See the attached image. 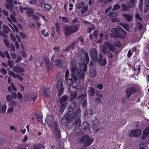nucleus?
I'll list each match as a JSON object with an SVG mask.
<instances>
[{"label": "nucleus", "instance_id": "obj_1", "mask_svg": "<svg viewBox=\"0 0 149 149\" xmlns=\"http://www.w3.org/2000/svg\"><path fill=\"white\" fill-rule=\"evenodd\" d=\"M71 72L72 74L71 78H65L64 83L66 86H69L71 85L73 82L72 78H73L74 81L77 80L78 79H81V83H83L84 80V78L85 75L83 72V70L79 69L77 67L73 66L71 68Z\"/></svg>", "mask_w": 149, "mask_h": 149}, {"label": "nucleus", "instance_id": "obj_2", "mask_svg": "<svg viewBox=\"0 0 149 149\" xmlns=\"http://www.w3.org/2000/svg\"><path fill=\"white\" fill-rule=\"evenodd\" d=\"M89 54L91 59L94 62H98L102 66L105 65L107 63V60L105 58L103 60L102 54L99 53L98 54L97 52L94 48H92L90 49Z\"/></svg>", "mask_w": 149, "mask_h": 149}, {"label": "nucleus", "instance_id": "obj_3", "mask_svg": "<svg viewBox=\"0 0 149 149\" xmlns=\"http://www.w3.org/2000/svg\"><path fill=\"white\" fill-rule=\"evenodd\" d=\"M84 48L81 49V52L84 54L86 63H85L84 59L83 58H81L79 62L78 65L81 69L83 70V71L86 72L87 69V64L89 62V58L88 53L86 52H84Z\"/></svg>", "mask_w": 149, "mask_h": 149}, {"label": "nucleus", "instance_id": "obj_4", "mask_svg": "<svg viewBox=\"0 0 149 149\" xmlns=\"http://www.w3.org/2000/svg\"><path fill=\"white\" fill-rule=\"evenodd\" d=\"M113 35V37L124 40L127 35V32L121 27L118 28H113L111 30Z\"/></svg>", "mask_w": 149, "mask_h": 149}, {"label": "nucleus", "instance_id": "obj_5", "mask_svg": "<svg viewBox=\"0 0 149 149\" xmlns=\"http://www.w3.org/2000/svg\"><path fill=\"white\" fill-rule=\"evenodd\" d=\"M78 112L75 111L70 113H66L62 117L61 122L65 125H67L71 120L77 116Z\"/></svg>", "mask_w": 149, "mask_h": 149}, {"label": "nucleus", "instance_id": "obj_6", "mask_svg": "<svg viewBox=\"0 0 149 149\" xmlns=\"http://www.w3.org/2000/svg\"><path fill=\"white\" fill-rule=\"evenodd\" d=\"M79 27L77 25L67 26L64 29V35L65 37H68L71 34L77 32Z\"/></svg>", "mask_w": 149, "mask_h": 149}, {"label": "nucleus", "instance_id": "obj_7", "mask_svg": "<svg viewBox=\"0 0 149 149\" xmlns=\"http://www.w3.org/2000/svg\"><path fill=\"white\" fill-rule=\"evenodd\" d=\"M78 141L80 143H84L85 147L90 146L93 141V139L91 138L87 135L80 137L78 139Z\"/></svg>", "mask_w": 149, "mask_h": 149}, {"label": "nucleus", "instance_id": "obj_8", "mask_svg": "<svg viewBox=\"0 0 149 149\" xmlns=\"http://www.w3.org/2000/svg\"><path fill=\"white\" fill-rule=\"evenodd\" d=\"M83 90H84V88L83 85L81 86L80 84H79L77 81L74 82L68 88V91L71 93H74L78 91L81 92Z\"/></svg>", "mask_w": 149, "mask_h": 149}, {"label": "nucleus", "instance_id": "obj_9", "mask_svg": "<svg viewBox=\"0 0 149 149\" xmlns=\"http://www.w3.org/2000/svg\"><path fill=\"white\" fill-rule=\"evenodd\" d=\"M54 118L51 115H47L46 117V119H45L46 123H47L48 126L50 128H52L54 125V128L59 127L58 123L56 122H54Z\"/></svg>", "mask_w": 149, "mask_h": 149}, {"label": "nucleus", "instance_id": "obj_10", "mask_svg": "<svg viewBox=\"0 0 149 149\" xmlns=\"http://www.w3.org/2000/svg\"><path fill=\"white\" fill-rule=\"evenodd\" d=\"M56 87L57 89L58 90L57 93V96L58 97H60L63 94L64 90V87L63 86V80L60 79L58 81Z\"/></svg>", "mask_w": 149, "mask_h": 149}, {"label": "nucleus", "instance_id": "obj_11", "mask_svg": "<svg viewBox=\"0 0 149 149\" xmlns=\"http://www.w3.org/2000/svg\"><path fill=\"white\" fill-rule=\"evenodd\" d=\"M138 89L135 87H129L127 88L125 90L126 96L128 99L132 95L138 92Z\"/></svg>", "mask_w": 149, "mask_h": 149}, {"label": "nucleus", "instance_id": "obj_12", "mask_svg": "<svg viewBox=\"0 0 149 149\" xmlns=\"http://www.w3.org/2000/svg\"><path fill=\"white\" fill-rule=\"evenodd\" d=\"M81 116L79 115V112L77 113V116L75 117V118L74 120H76V121L72 125V128L74 131L77 130L79 127L81 123L80 118Z\"/></svg>", "mask_w": 149, "mask_h": 149}, {"label": "nucleus", "instance_id": "obj_13", "mask_svg": "<svg viewBox=\"0 0 149 149\" xmlns=\"http://www.w3.org/2000/svg\"><path fill=\"white\" fill-rule=\"evenodd\" d=\"M86 93H85L79 95L77 97V99H81L80 101V103L82 105V107L84 109L86 108L87 105L86 99Z\"/></svg>", "mask_w": 149, "mask_h": 149}, {"label": "nucleus", "instance_id": "obj_14", "mask_svg": "<svg viewBox=\"0 0 149 149\" xmlns=\"http://www.w3.org/2000/svg\"><path fill=\"white\" fill-rule=\"evenodd\" d=\"M135 0H130V1L127 3V5L124 4H122L121 6V9H128L133 7L135 4Z\"/></svg>", "mask_w": 149, "mask_h": 149}, {"label": "nucleus", "instance_id": "obj_15", "mask_svg": "<svg viewBox=\"0 0 149 149\" xmlns=\"http://www.w3.org/2000/svg\"><path fill=\"white\" fill-rule=\"evenodd\" d=\"M141 134V130L137 129L134 130H132L130 134V136L131 137H139Z\"/></svg>", "mask_w": 149, "mask_h": 149}, {"label": "nucleus", "instance_id": "obj_16", "mask_svg": "<svg viewBox=\"0 0 149 149\" xmlns=\"http://www.w3.org/2000/svg\"><path fill=\"white\" fill-rule=\"evenodd\" d=\"M42 93L43 95L46 97H49L51 95V91H49V89L45 88L44 86H42Z\"/></svg>", "mask_w": 149, "mask_h": 149}, {"label": "nucleus", "instance_id": "obj_17", "mask_svg": "<svg viewBox=\"0 0 149 149\" xmlns=\"http://www.w3.org/2000/svg\"><path fill=\"white\" fill-rule=\"evenodd\" d=\"M77 100H74L73 102H70L69 105L68 106V111L72 112L74 110L77 106Z\"/></svg>", "mask_w": 149, "mask_h": 149}, {"label": "nucleus", "instance_id": "obj_18", "mask_svg": "<svg viewBox=\"0 0 149 149\" xmlns=\"http://www.w3.org/2000/svg\"><path fill=\"white\" fill-rule=\"evenodd\" d=\"M64 60L63 59L57 58L53 61V65L60 68L62 66Z\"/></svg>", "mask_w": 149, "mask_h": 149}, {"label": "nucleus", "instance_id": "obj_19", "mask_svg": "<svg viewBox=\"0 0 149 149\" xmlns=\"http://www.w3.org/2000/svg\"><path fill=\"white\" fill-rule=\"evenodd\" d=\"M143 1L144 2V6L146 7L145 9H148L149 8V0H140L139 4L140 9H141L142 8V4Z\"/></svg>", "mask_w": 149, "mask_h": 149}, {"label": "nucleus", "instance_id": "obj_20", "mask_svg": "<svg viewBox=\"0 0 149 149\" xmlns=\"http://www.w3.org/2000/svg\"><path fill=\"white\" fill-rule=\"evenodd\" d=\"M7 3H6L5 6L8 9H13L15 7L13 6L14 4L13 3V0H6Z\"/></svg>", "mask_w": 149, "mask_h": 149}, {"label": "nucleus", "instance_id": "obj_21", "mask_svg": "<svg viewBox=\"0 0 149 149\" xmlns=\"http://www.w3.org/2000/svg\"><path fill=\"white\" fill-rule=\"evenodd\" d=\"M149 136V128L146 127L144 130L141 139L144 140Z\"/></svg>", "mask_w": 149, "mask_h": 149}, {"label": "nucleus", "instance_id": "obj_22", "mask_svg": "<svg viewBox=\"0 0 149 149\" xmlns=\"http://www.w3.org/2000/svg\"><path fill=\"white\" fill-rule=\"evenodd\" d=\"M68 99V97L66 95H63L59 100L60 104L65 103Z\"/></svg>", "mask_w": 149, "mask_h": 149}, {"label": "nucleus", "instance_id": "obj_23", "mask_svg": "<svg viewBox=\"0 0 149 149\" xmlns=\"http://www.w3.org/2000/svg\"><path fill=\"white\" fill-rule=\"evenodd\" d=\"M46 69L47 70H49L53 68L52 63L49 60L45 62Z\"/></svg>", "mask_w": 149, "mask_h": 149}, {"label": "nucleus", "instance_id": "obj_24", "mask_svg": "<svg viewBox=\"0 0 149 149\" xmlns=\"http://www.w3.org/2000/svg\"><path fill=\"white\" fill-rule=\"evenodd\" d=\"M76 43V41H75L72 42L65 49L64 51L65 52H68L72 49L75 45Z\"/></svg>", "mask_w": 149, "mask_h": 149}, {"label": "nucleus", "instance_id": "obj_25", "mask_svg": "<svg viewBox=\"0 0 149 149\" xmlns=\"http://www.w3.org/2000/svg\"><path fill=\"white\" fill-rule=\"evenodd\" d=\"M35 115L37 116V121L40 123L42 122V118H43V116L39 113H35Z\"/></svg>", "mask_w": 149, "mask_h": 149}, {"label": "nucleus", "instance_id": "obj_26", "mask_svg": "<svg viewBox=\"0 0 149 149\" xmlns=\"http://www.w3.org/2000/svg\"><path fill=\"white\" fill-rule=\"evenodd\" d=\"M13 71L19 73V72H24V68L20 66L15 67L14 68Z\"/></svg>", "mask_w": 149, "mask_h": 149}, {"label": "nucleus", "instance_id": "obj_27", "mask_svg": "<svg viewBox=\"0 0 149 149\" xmlns=\"http://www.w3.org/2000/svg\"><path fill=\"white\" fill-rule=\"evenodd\" d=\"M54 131L56 137L58 138H60L61 135L59 127L54 128Z\"/></svg>", "mask_w": 149, "mask_h": 149}, {"label": "nucleus", "instance_id": "obj_28", "mask_svg": "<svg viewBox=\"0 0 149 149\" xmlns=\"http://www.w3.org/2000/svg\"><path fill=\"white\" fill-rule=\"evenodd\" d=\"M45 146L40 143L35 144L33 149H43L45 148Z\"/></svg>", "mask_w": 149, "mask_h": 149}, {"label": "nucleus", "instance_id": "obj_29", "mask_svg": "<svg viewBox=\"0 0 149 149\" xmlns=\"http://www.w3.org/2000/svg\"><path fill=\"white\" fill-rule=\"evenodd\" d=\"M97 73L96 70L94 68L90 69L89 71V75L91 77H95Z\"/></svg>", "mask_w": 149, "mask_h": 149}, {"label": "nucleus", "instance_id": "obj_30", "mask_svg": "<svg viewBox=\"0 0 149 149\" xmlns=\"http://www.w3.org/2000/svg\"><path fill=\"white\" fill-rule=\"evenodd\" d=\"M88 92L89 93V95L90 96L93 95L95 93L94 88L91 87H89L88 88Z\"/></svg>", "mask_w": 149, "mask_h": 149}, {"label": "nucleus", "instance_id": "obj_31", "mask_svg": "<svg viewBox=\"0 0 149 149\" xmlns=\"http://www.w3.org/2000/svg\"><path fill=\"white\" fill-rule=\"evenodd\" d=\"M91 120L92 121V125L94 126H96L99 123V119H97L96 117H94L92 118Z\"/></svg>", "mask_w": 149, "mask_h": 149}, {"label": "nucleus", "instance_id": "obj_32", "mask_svg": "<svg viewBox=\"0 0 149 149\" xmlns=\"http://www.w3.org/2000/svg\"><path fill=\"white\" fill-rule=\"evenodd\" d=\"M106 44L110 50L112 52L115 51L116 49L115 47L111 43L109 42H107Z\"/></svg>", "mask_w": 149, "mask_h": 149}, {"label": "nucleus", "instance_id": "obj_33", "mask_svg": "<svg viewBox=\"0 0 149 149\" xmlns=\"http://www.w3.org/2000/svg\"><path fill=\"white\" fill-rule=\"evenodd\" d=\"M93 111L91 109H89L86 110L84 112V115L89 117L90 116L91 114L92 113Z\"/></svg>", "mask_w": 149, "mask_h": 149}, {"label": "nucleus", "instance_id": "obj_34", "mask_svg": "<svg viewBox=\"0 0 149 149\" xmlns=\"http://www.w3.org/2000/svg\"><path fill=\"white\" fill-rule=\"evenodd\" d=\"M61 105L60 106V111L61 112H63L64 110L65 109L67 104L66 103H64L61 104Z\"/></svg>", "mask_w": 149, "mask_h": 149}, {"label": "nucleus", "instance_id": "obj_35", "mask_svg": "<svg viewBox=\"0 0 149 149\" xmlns=\"http://www.w3.org/2000/svg\"><path fill=\"white\" fill-rule=\"evenodd\" d=\"M85 5L84 3L83 2H81L76 5V7L78 9H81L83 8Z\"/></svg>", "mask_w": 149, "mask_h": 149}, {"label": "nucleus", "instance_id": "obj_36", "mask_svg": "<svg viewBox=\"0 0 149 149\" xmlns=\"http://www.w3.org/2000/svg\"><path fill=\"white\" fill-rule=\"evenodd\" d=\"M123 16H124L125 17L127 20L128 21H130L132 20V16L130 14H123Z\"/></svg>", "mask_w": 149, "mask_h": 149}, {"label": "nucleus", "instance_id": "obj_37", "mask_svg": "<svg viewBox=\"0 0 149 149\" xmlns=\"http://www.w3.org/2000/svg\"><path fill=\"white\" fill-rule=\"evenodd\" d=\"M13 27L10 24H9V25L10 26V28L14 32H15V30L16 32L17 33H18V27L14 24H13Z\"/></svg>", "mask_w": 149, "mask_h": 149}, {"label": "nucleus", "instance_id": "obj_38", "mask_svg": "<svg viewBox=\"0 0 149 149\" xmlns=\"http://www.w3.org/2000/svg\"><path fill=\"white\" fill-rule=\"evenodd\" d=\"M114 45L115 46L118 47H120L122 46L121 42L118 40H116L114 43Z\"/></svg>", "mask_w": 149, "mask_h": 149}, {"label": "nucleus", "instance_id": "obj_39", "mask_svg": "<svg viewBox=\"0 0 149 149\" xmlns=\"http://www.w3.org/2000/svg\"><path fill=\"white\" fill-rule=\"evenodd\" d=\"M82 125H83V126H85V128H84V130H86L87 129H89L90 128V125L87 122H84L82 124Z\"/></svg>", "mask_w": 149, "mask_h": 149}, {"label": "nucleus", "instance_id": "obj_40", "mask_svg": "<svg viewBox=\"0 0 149 149\" xmlns=\"http://www.w3.org/2000/svg\"><path fill=\"white\" fill-rule=\"evenodd\" d=\"M77 95V93L74 92V93L71 94L70 95V99L71 100H73L76 97Z\"/></svg>", "mask_w": 149, "mask_h": 149}, {"label": "nucleus", "instance_id": "obj_41", "mask_svg": "<svg viewBox=\"0 0 149 149\" xmlns=\"http://www.w3.org/2000/svg\"><path fill=\"white\" fill-rule=\"evenodd\" d=\"M108 16L111 18L115 17L117 16V13L115 12H111L109 13Z\"/></svg>", "mask_w": 149, "mask_h": 149}, {"label": "nucleus", "instance_id": "obj_42", "mask_svg": "<svg viewBox=\"0 0 149 149\" xmlns=\"http://www.w3.org/2000/svg\"><path fill=\"white\" fill-rule=\"evenodd\" d=\"M55 25L56 27V31L58 33H60L61 29L60 27L57 23H55Z\"/></svg>", "mask_w": 149, "mask_h": 149}, {"label": "nucleus", "instance_id": "obj_43", "mask_svg": "<svg viewBox=\"0 0 149 149\" xmlns=\"http://www.w3.org/2000/svg\"><path fill=\"white\" fill-rule=\"evenodd\" d=\"M120 24L125 29L127 30L129 29V26L128 24H125L123 23H121Z\"/></svg>", "mask_w": 149, "mask_h": 149}, {"label": "nucleus", "instance_id": "obj_44", "mask_svg": "<svg viewBox=\"0 0 149 149\" xmlns=\"http://www.w3.org/2000/svg\"><path fill=\"white\" fill-rule=\"evenodd\" d=\"M3 29L5 32L6 33H8L10 30V28L6 25H3Z\"/></svg>", "mask_w": 149, "mask_h": 149}, {"label": "nucleus", "instance_id": "obj_45", "mask_svg": "<svg viewBox=\"0 0 149 149\" xmlns=\"http://www.w3.org/2000/svg\"><path fill=\"white\" fill-rule=\"evenodd\" d=\"M42 57L43 58V60H44L45 63L49 60V58L45 54L43 55Z\"/></svg>", "mask_w": 149, "mask_h": 149}, {"label": "nucleus", "instance_id": "obj_46", "mask_svg": "<svg viewBox=\"0 0 149 149\" xmlns=\"http://www.w3.org/2000/svg\"><path fill=\"white\" fill-rule=\"evenodd\" d=\"M19 52L21 55L24 58H25L27 56V54L26 53L25 51L24 50H21Z\"/></svg>", "mask_w": 149, "mask_h": 149}, {"label": "nucleus", "instance_id": "obj_47", "mask_svg": "<svg viewBox=\"0 0 149 149\" xmlns=\"http://www.w3.org/2000/svg\"><path fill=\"white\" fill-rule=\"evenodd\" d=\"M107 56L110 59H112L113 57V54L111 52L108 51L107 52Z\"/></svg>", "mask_w": 149, "mask_h": 149}, {"label": "nucleus", "instance_id": "obj_48", "mask_svg": "<svg viewBox=\"0 0 149 149\" xmlns=\"http://www.w3.org/2000/svg\"><path fill=\"white\" fill-rule=\"evenodd\" d=\"M28 11H27L26 13L29 16H31L33 15V14L34 13V11L33 10H28Z\"/></svg>", "mask_w": 149, "mask_h": 149}, {"label": "nucleus", "instance_id": "obj_49", "mask_svg": "<svg viewBox=\"0 0 149 149\" xmlns=\"http://www.w3.org/2000/svg\"><path fill=\"white\" fill-rule=\"evenodd\" d=\"M96 95L97 97H100L101 98H102L103 97L102 94L99 91H96Z\"/></svg>", "mask_w": 149, "mask_h": 149}, {"label": "nucleus", "instance_id": "obj_50", "mask_svg": "<svg viewBox=\"0 0 149 149\" xmlns=\"http://www.w3.org/2000/svg\"><path fill=\"white\" fill-rule=\"evenodd\" d=\"M98 33L99 31L98 30L94 31L93 33V35L94 36V38H95V39L97 38Z\"/></svg>", "mask_w": 149, "mask_h": 149}, {"label": "nucleus", "instance_id": "obj_51", "mask_svg": "<svg viewBox=\"0 0 149 149\" xmlns=\"http://www.w3.org/2000/svg\"><path fill=\"white\" fill-rule=\"evenodd\" d=\"M103 85L101 84H97L96 85V88L100 89V90H102L103 88Z\"/></svg>", "mask_w": 149, "mask_h": 149}, {"label": "nucleus", "instance_id": "obj_52", "mask_svg": "<svg viewBox=\"0 0 149 149\" xmlns=\"http://www.w3.org/2000/svg\"><path fill=\"white\" fill-rule=\"evenodd\" d=\"M44 6L45 9H50L51 8V6L47 3L45 4Z\"/></svg>", "mask_w": 149, "mask_h": 149}, {"label": "nucleus", "instance_id": "obj_53", "mask_svg": "<svg viewBox=\"0 0 149 149\" xmlns=\"http://www.w3.org/2000/svg\"><path fill=\"white\" fill-rule=\"evenodd\" d=\"M4 42L6 45L7 46V47H9L10 44L9 43V42L8 40L6 38L4 39Z\"/></svg>", "mask_w": 149, "mask_h": 149}, {"label": "nucleus", "instance_id": "obj_54", "mask_svg": "<svg viewBox=\"0 0 149 149\" xmlns=\"http://www.w3.org/2000/svg\"><path fill=\"white\" fill-rule=\"evenodd\" d=\"M100 98L101 97L96 98L95 99V101L96 102L97 104H101L102 103V101Z\"/></svg>", "mask_w": 149, "mask_h": 149}, {"label": "nucleus", "instance_id": "obj_55", "mask_svg": "<svg viewBox=\"0 0 149 149\" xmlns=\"http://www.w3.org/2000/svg\"><path fill=\"white\" fill-rule=\"evenodd\" d=\"M146 147V146L145 144L141 143L139 146V149H145Z\"/></svg>", "mask_w": 149, "mask_h": 149}, {"label": "nucleus", "instance_id": "obj_56", "mask_svg": "<svg viewBox=\"0 0 149 149\" xmlns=\"http://www.w3.org/2000/svg\"><path fill=\"white\" fill-rule=\"evenodd\" d=\"M6 100L8 102L11 101L12 99V96L10 95H7L6 96Z\"/></svg>", "mask_w": 149, "mask_h": 149}, {"label": "nucleus", "instance_id": "obj_57", "mask_svg": "<svg viewBox=\"0 0 149 149\" xmlns=\"http://www.w3.org/2000/svg\"><path fill=\"white\" fill-rule=\"evenodd\" d=\"M135 17L138 20H139L140 21H142V19L141 17L137 13L136 14Z\"/></svg>", "mask_w": 149, "mask_h": 149}, {"label": "nucleus", "instance_id": "obj_58", "mask_svg": "<svg viewBox=\"0 0 149 149\" xmlns=\"http://www.w3.org/2000/svg\"><path fill=\"white\" fill-rule=\"evenodd\" d=\"M6 105H3L2 106L1 109L2 112L3 113H5L6 110Z\"/></svg>", "mask_w": 149, "mask_h": 149}, {"label": "nucleus", "instance_id": "obj_59", "mask_svg": "<svg viewBox=\"0 0 149 149\" xmlns=\"http://www.w3.org/2000/svg\"><path fill=\"white\" fill-rule=\"evenodd\" d=\"M39 2V0H30V3L32 4H35Z\"/></svg>", "mask_w": 149, "mask_h": 149}, {"label": "nucleus", "instance_id": "obj_60", "mask_svg": "<svg viewBox=\"0 0 149 149\" xmlns=\"http://www.w3.org/2000/svg\"><path fill=\"white\" fill-rule=\"evenodd\" d=\"M10 105L12 107H14L16 105V102L15 101L11 100L10 101L9 103Z\"/></svg>", "mask_w": 149, "mask_h": 149}, {"label": "nucleus", "instance_id": "obj_61", "mask_svg": "<svg viewBox=\"0 0 149 149\" xmlns=\"http://www.w3.org/2000/svg\"><path fill=\"white\" fill-rule=\"evenodd\" d=\"M10 37L12 39V40L15 42L16 41V38L14 36L13 33H11L10 34Z\"/></svg>", "mask_w": 149, "mask_h": 149}, {"label": "nucleus", "instance_id": "obj_62", "mask_svg": "<svg viewBox=\"0 0 149 149\" xmlns=\"http://www.w3.org/2000/svg\"><path fill=\"white\" fill-rule=\"evenodd\" d=\"M13 99H15L17 97V95L15 92H13L11 95Z\"/></svg>", "mask_w": 149, "mask_h": 149}, {"label": "nucleus", "instance_id": "obj_63", "mask_svg": "<svg viewBox=\"0 0 149 149\" xmlns=\"http://www.w3.org/2000/svg\"><path fill=\"white\" fill-rule=\"evenodd\" d=\"M22 60V57L20 56H19L16 60L15 62L17 63H19L20 61H21Z\"/></svg>", "mask_w": 149, "mask_h": 149}, {"label": "nucleus", "instance_id": "obj_64", "mask_svg": "<svg viewBox=\"0 0 149 149\" xmlns=\"http://www.w3.org/2000/svg\"><path fill=\"white\" fill-rule=\"evenodd\" d=\"M10 54L12 59H15L17 57V55L15 53H10Z\"/></svg>", "mask_w": 149, "mask_h": 149}]
</instances>
